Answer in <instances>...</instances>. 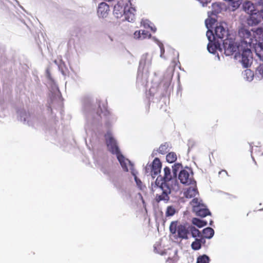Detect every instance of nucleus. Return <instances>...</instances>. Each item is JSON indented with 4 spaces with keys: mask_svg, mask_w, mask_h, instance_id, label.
Segmentation results:
<instances>
[{
    "mask_svg": "<svg viewBox=\"0 0 263 263\" xmlns=\"http://www.w3.org/2000/svg\"><path fill=\"white\" fill-rule=\"evenodd\" d=\"M181 166L180 164H175L173 167V176L171 174L170 167L164 168V176L158 177L155 180V184L152 187V191L155 193V199L157 202L164 201L167 202L170 200L169 195L171 193V187L170 182L173 181L174 178L176 181L177 171Z\"/></svg>",
    "mask_w": 263,
    "mask_h": 263,
    "instance_id": "1",
    "label": "nucleus"
},
{
    "mask_svg": "<svg viewBox=\"0 0 263 263\" xmlns=\"http://www.w3.org/2000/svg\"><path fill=\"white\" fill-rule=\"evenodd\" d=\"M114 14L118 18L124 15L126 20L131 22L135 18L136 10L129 0H120L114 6Z\"/></svg>",
    "mask_w": 263,
    "mask_h": 263,
    "instance_id": "2",
    "label": "nucleus"
},
{
    "mask_svg": "<svg viewBox=\"0 0 263 263\" xmlns=\"http://www.w3.org/2000/svg\"><path fill=\"white\" fill-rule=\"evenodd\" d=\"M244 11L249 14L248 18L249 25L253 26L257 25L263 20V9H260L258 6L254 5L250 1H246L243 4Z\"/></svg>",
    "mask_w": 263,
    "mask_h": 263,
    "instance_id": "3",
    "label": "nucleus"
},
{
    "mask_svg": "<svg viewBox=\"0 0 263 263\" xmlns=\"http://www.w3.org/2000/svg\"><path fill=\"white\" fill-rule=\"evenodd\" d=\"M178 221H172L170 226V232L173 234L177 233V237L181 239H188L189 234V226L186 224L177 225Z\"/></svg>",
    "mask_w": 263,
    "mask_h": 263,
    "instance_id": "4",
    "label": "nucleus"
},
{
    "mask_svg": "<svg viewBox=\"0 0 263 263\" xmlns=\"http://www.w3.org/2000/svg\"><path fill=\"white\" fill-rule=\"evenodd\" d=\"M241 47L236 53L235 57L241 58L242 64L244 67L247 68L249 67L252 59V52L250 49L251 46H241Z\"/></svg>",
    "mask_w": 263,
    "mask_h": 263,
    "instance_id": "5",
    "label": "nucleus"
},
{
    "mask_svg": "<svg viewBox=\"0 0 263 263\" xmlns=\"http://www.w3.org/2000/svg\"><path fill=\"white\" fill-rule=\"evenodd\" d=\"M222 46L224 53L227 56L232 55L235 52L236 53L241 48L240 44L239 43L237 44L232 38H227L224 40Z\"/></svg>",
    "mask_w": 263,
    "mask_h": 263,
    "instance_id": "6",
    "label": "nucleus"
},
{
    "mask_svg": "<svg viewBox=\"0 0 263 263\" xmlns=\"http://www.w3.org/2000/svg\"><path fill=\"white\" fill-rule=\"evenodd\" d=\"M238 35L240 38L239 43L241 46H251L254 40V35H252L249 30L241 28L238 31Z\"/></svg>",
    "mask_w": 263,
    "mask_h": 263,
    "instance_id": "7",
    "label": "nucleus"
},
{
    "mask_svg": "<svg viewBox=\"0 0 263 263\" xmlns=\"http://www.w3.org/2000/svg\"><path fill=\"white\" fill-rule=\"evenodd\" d=\"M106 143L109 151L116 156L121 154L117 145L116 141L112 137L110 132H107L105 135Z\"/></svg>",
    "mask_w": 263,
    "mask_h": 263,
    "instance_id": "8",
    "label": "nucleus"
},
{
    "mask_svg": "<svg viewBox=\"0 0 263 263\" xmlns=\"http://www.w3.org/2000/svg\"><path fill=\"white\" fill-rule=\"evenodd\" d=\"M117 158L125 172H128V167H129L132 175L135 176V181L138 182V179L135 173L133 164L128 159H126L122 154L117 156Z\"/></svg>",
    "mask_w": 263,
    "mask_h": 263,
    "instance_id": "9",
    "label": "nucleus"
},
{
    "mask_svg": "<svg viewBox=\"0 0 263 263\" xmlns=\"http://www.w3.org/2000/svg\"><path fill=\"white\" fill-rule=\"evenodd\" d=\"M178 178L181 183L185 185L195 184L196 181L193 178L192 172L183 170L179 174Z\"/></svg>",
    "mask_w": 263,
    "mask_h": 263,
    "instance_id": "10",
    "label": "nucleus"
},
{
    "mask_svg": "<svg viewBox=\"0 0 263 263\" xmlns=\"http://www.w3.org/2000/svg\"><path fill=\"white\" fill-rule=\"evenodd\" d=\"M161 162L160 159L158 158H155L153 160L151 166H149L151 168L150 173L153 177H155L159 173H160L161 168Z\"/></svg>",
    "mask_w": 263,
    "mask_h": 263,
    "instance_id": "11",
    "label": "nucleus"
},
{
    "mask_svg": "<svg viewBox=\"0 0 263 263\" xmlns=\"http://www.w3.org/2000/svg\"><path fill=\"white\" fill-rule=\"evenodd\" d=\"M109 7L105 2L101 3L98 6L97 14L99 17L106 18L109 12Z\"/></svg>",
    "mask_w": 263,
    "mask_h": 263,
    "instance_id": "12",
    "label": "nucleus"
},
{
    "mask_svg": "<svg viewBox=\"0 0 263 263\" xmlns=\"http://www.w3.org/2000/svg\"><path fill=\"white\" fill-rule=\"evenodd\" d=\"M214 33L217 38L222 39L227 36L228 31L222 26L221 23H220L215 27Z\"/></svg>",
    "mask_w": 263,
    "mask_h": 263,
    "instance_id": "13",
    "label": "nucleus"
},
{
    "mask_svg": "<svg viewBox=\"0 0 263 263\" xmlns=\"http://www.w3.org/2000/svg\"><path fill=\"white\" fill-rule=\"evenodd\" d=\"M194 212L196 213L197 216L201 217H204L211 215V212L204 204H202L199 208H195Z\"/></svg>",
    "mask_w": 263,
    "mask_h": 263,
    "instance_id": "14",
    "label": "nucleus"
},
{
    "mask_svg": "<svg viewBox=\"0 0 263 263\" xmlns=\"http://www.w3.org/2000/svg\"><path fill=\"white\" fill-rule=\"evenodd\" d=\"M134 37L136 39H145L146 38H151V34L145 30H137L134 33Z\"/></svg>",
    "mask_w": 263,
    "mask_h": 263,
    "instance_id": "15",
    "label": "nucleus"
},
{
    "mask_svg": "<svg viewBox=\"0 0 263 263\" xmlns=\"http://www.w3.org/2000/svg\"><path fill=\"white\" fill-rule=\"evenodd\" d=\"M97 114L100 117V119H102L103 117H107L110 115L109 111L107 109L105 106H104L102 108L101 107L100 105L99 106Z\"/></svg>",
    "mask_w": 263,
    "mask_h": 263,
    "instance_id": "16",
    "label": "nucleus"
},
{
    "mask_svg": "<svg viewBox=\"0 0 263 263\" xmlns=\"http://www.w3.org/2000/svg\"><path fill=\"white\" fill-rule=\"evenodd\" d=\"M170 147V144L167 142H165L160 145L157 151L159 154L164 155L169 151Z\"/></svg>",
    "mask_w": 263,
    "mask_h": 263,
    "instance_id": "17",
    "label": "nucleus"
},
{
    "mask_svg": "<svg viewBox=\"0 0 263 263\" xmlns=\"http://www.w3.org/2000/svg\"><path fill=\"white\" fill-rule=\"evenodd\" d=\"M202 234L203 238L210 239L213 236L214 231L212 228L208 227L202 230Z\"/></svg>",
    "mask_w": 263,
    "mask_h": 263,
    "instance_id": "18",
    "label": "nucleus"
},
{
    "mask_svg": "<svg viewBox=\"0 0 263 263\" xmlns=\"http://www.w3.org/2000/svg\"><path fill=\"white\" fill-rule=\"evenodd\" d=\"M198 193V190L196 187H189L184 193L186 198H192L195 197Z\"/></svg>",
    "mask_w": 263,
    "mask_h": 263,
    "instance_id": "19",
    "label": "nucleus"
},
{
    "mask_svg": "<svg viewBox=\"0 0 263 263\" xmlns=\"http://www.w3.org/2000/svg\"><path fill=\"white\" fill-rule=\"evenodd\" d=\"M205 240H203V238H201L200 239L196 238L195 241H193L191 244L192 248L194 250H198L201 248V243Z\"/></svg>",
    "mask_w": 263,
    "mask_h": 263,
    "instance_id": "20",
    "label": "nucleus"
},
{
    "mask_svg": "<svg viewBox=\"0 0 263 263\" xmlns=\"http://www.w3.org/2000/svg\"><path fill=\"white\" fill-rule=\"evenodd\" d=\"M191 233L194 238L201 236L200 231L193 226H189V234Z\"/></svg>",
    "mask_w": 263,
    "mask_h": 263,
    "instance_id": "21",
    "label": "nucleus"
},
{
    "mask_svg": "<svg viewBox=\"0 0 263 263\" xmlns=\"http://www.w3.org/2000/svg\"><path fill=\"white\" fill-rule=\"evenodd\" d=\"M192 222L194 225L196 226L199 228L203 227L207 224L206 221L200 220L197 218H193L192 220Z\"/></svg>",
    "mask_w": 263,
    "mask_h": 263,
    "instance_id": "22",
    "label": "nucleus"
},
{
    "mask_svg": "<svg viewBox=\"0 0 263 263\" xmlns=\"http://www.w3.org/2000/svg\"><path fill=\"white\" fill-rule=\"evenodd\" d=\"M219 44H216V43H212L210 42L208 45V50L211 53H215L217 49L219 47Z\"/></svg>",
    "mask_w": 263,
    "mask_h": 263,
    "instance_id": "23",
    "label": "nucleus"
},
{
    "mask_svg": "<svg viewBox=\"0 0 263 263\" xmlns=\"http://www.w3.org/2000/svg\"><path fill=\"white\" fill-rule=\"evenodd\" d=\"M177 158V155L174 152L169 153L166 157V161L170 163L175 162Z\"/></svg>",
    "mask_w": 263,
    "mask_h": 263,
    "instance_id": "24",
    "label": "nucleus"
},
{
    "mask_svg": "<svg viewBox=\"0 0 263 263\" xmlns=\"http://www.w3.org/2000/svg\"><path fill=\"white\" fill-rule=\"evenodd\" d=\"M221 10L220 4L217 3H215L212 4V14L216 15L220 13Z\"/></svg>",
    "mask_w": 263,
    "mask_h": 263,
    "instance_id": "25",
    "label": "nucleus"
},
{
    "mask_svg": "<svg viewBox=\"0 0 263 263\" xmlns=\"http://www.w3.org/2000/svg\"><path fill=\"white\" fill-rule=\"evenodd\" d=\"M176 212L175 208L172 205L167 206L165 212V215L166 217H170L173 216Z\"/></svg>",
    "mask_w": 263,
    "mask_h": 263,
    "instance_id": "26",
    "label": "nucleus"
},
{
    "mask_svg": "<svg viewBox=\"0 0 263 263\" xmlns=\"http://www.w3.org/2000/svg\"><path fill=\"white\" fill-rule=\"evenodd\" d=\"M209 257L206 255H203L197 258L196 263H209Z\"/></svg>",
    "mask_w": 263,
    "mask_h": 263,
    "instance_id": "27",
    "label": "nucleus"
},
{
    "mask_svg": "<svg viewBox=\"0 0 263 263\" xmlns=\"http://www.w3.org/2000/svg\"><path fill=\"white\" fill-rule=\"evenodd\" d=\"M216 20L213 18H210L205 20V24L208 28H212L213 26L216 23Z\"/></svg>",
    "mask_w": 263,
    "mask_h": 263,
    "instance_id": "28",
    "label": "nucleus"
},
{
    "mask_svg": "<svg viewBox=\"0 0 263 263\" xmlns=\"http://www.w3.org/2000/svg\"><path fill=\"white\" fill-rule=\"evenodd\" d=\"M191 204L193 206V211L195 210V208H199L201 205H202L203 204L201 203L199 200L197 198H194L192 201H191Z\"/></svg>",
    "mask_w": 263,
    "mask_h": 263,
    "instance_id": "29",
    "label": "nucleus"
},
{
    "mask_svg": "<svg viewBox=\"0 0 263 263\" xmlns=\"http://www.w3.org/2000/svg\"><path fill=\"white\" fill-rule=\"evenodd\" d=\"M225 1L229 2L232 3V6L233 8V10L237 9L240 4L239 0H224Z\"/></svg>",
    "mask_w": 263,
    "mask_h": 263,
    "instance_id": "30",
    "label": "nucleus"
},
{
    "mask_svg": "<svg viewBox=\"0 0 263 263\" xmlns=\"http://www.w3.org/2000/svg\"><path fill=\"white\" fill-rule=\"evenodd\" d=\"M101 171L104 173V174L108 176H110L111 171L108 167H103L101 168Z\"/></svg>",
    "mask_w": 263,
    "mask_h": 263,
    "instance_id": "31",
    "label": "nucleus"
},
{
    "mask_svg": "<svg viewBox=\"0 0 263 263\" xmlns=\"http://www.w3.org/2000/svg\"><path fill=\"white\" fill-rule=\"evenodd\" d=\"M211 35L213 36V39L215 38V35L213 34V32L211 30H208L207 32H206V36H208V40H209L210 42H212V40H211Z\"/></svg>",
    "mask_w": 263,
    "mask_h": 263,
    "instance_id": "32",
    "label": "nucleus"
},
{
    "mask_svg": "<svg viewBox=\"0 0 263 263\" xmlns=\"http://www.w3.org/2000/svg\"><path fill=\"white\" fill-rule=\"evenodd\" d=\"M254 33H255L257 35H261L263 33V28L260 27L257 28L254 31Z\"/></svg>",
    "mask_w": 263,
    "mask_h": 263,
    "instance_id": "33",
    "label": "nucleus"
},
{
    "mask_svg": "<svg viewBox=\"0 0 263 263\" xmlns=\"http://www.w3.org/2000/svg\"><path fill=\"white\" fill-rule=\"evenodd\" d=\"M259 73L263 77V64H260L257 68Z\"/></svg>",
    "mask_w": 263,
    "mask_h": 263,
    "instance_id": "34",
    "label": "nucleus"
},
{
    "mask_svg": "<svg viewBox=\"0 0 263 263\" xmlns=\"http://www.w3.org/2000/svg\"><path fill=\"white\" fill-rule=\"evenodd\" d=\"M198 1L201 4H202L203 6H204L206 4H208L209 3H210L211 0H198Z\"/></svg>",
    "mask_w": 263,
    "mask_h": 263,
    "instance_id": "35",
    "label": "nucleus"
},
{
    "mask_svg": "<svg viewBox=\"0 0 263 263\" xmlns=\"http://www.w3.org/2000/svg\"><path fill=\"white\" fill-rule=\"evenodd\" d=\"M257 6L260 9H263V0H259Z\"/></svg>",
    "mask_w": 263,
    "mask_h": 263,
    "instance_id": "36",
    "label": "nucleus"
},
{
    "mask_svg": "<svg viewBox=\"0 0 263 263\" xmlns=\"http://www.w3.org/2000/svg\"><path fill=\"white\" fill-rule=\"evenodd\" d=\"M151 166V164L150 165H147L145 167V172L146 173H150L151 168H149V166Z\"/></svg>",
    "mask_w": 263,
    "mask_h": 263,
    "instance_id": "37",
    "label": "nucleus"
},
{
    "mask_svg": "<svg viewBox=\"0 0 263 263\" xmlns=\"http://www.w3.org/2000/svg\"><path fill=\"white\" fill-rule=\"evenodd\" d=\"M174 262V260L172 259V258H168L166 260V262L167 263H173Z\"/></svg>",
    "mask_w": 263,
    "mask_h": 263,
    "instance_id": "38",
    "label": "nucleus"
},
{
    "mask_svg": "<svg viewBox=\"0 0 263 263\" xmlns=\"http://www.w3.org/2000/svg\"><path fill=\"white\" fill-rule=\"evenodd\" d=\"M259 46H260V48L263 50V39L259 43Z\"/></svg>",
    "mask_w": 263,
    "mask_h": 263,
    "instance_id": "39",
    "label": "nucleus"
},
{
    "mask_svg": "<svg viewBox=\"0 0 263 263\" xmlns=\"http://www.w3.org/2000/svg\"><path fill=\"white\" fill-rule=\"evenodd\" d=\"M218 124L217 123H213V125L212 126V127L213 129H216L217 127Z\"/></svg>",
    "mask_w": 263,
    "mask_h": 263,
    "instance_id": "40",
    "label": "nucleus"
},
{
    "mask_svg": "<svg viewBox=\"0 0 263 263\" xmlns=\"http://www.w3.org/2000/svg\"><path fill=\"white\" fill-rule=\"evenodd\" d=\"M222 173H225L227 175H228V173L225 170H222L221 171L219 172V174H221Z\"/></svg>",
    "mask_w": 263,
    "mask_h": 263,
    "instance_id": "41",
    "label": "nucleus"
},
{
    "mask_svg": "<svg viewBox=\"0 0 263 263\" xmlns=\"http://www.w3.org/2000/svg\"><path fill=\"white\" fill-rule=\"evenodd\" d=\"M151 30H152L154 32H156V30H157V29H156V28L155 27H151Z\"/></svg>",
    "mask_w": 263,
    "mask_h": 263,
    "instance_id": "42",
    "label": "nucleus"
},
{
    "mask_svg": "<svg viewBox=\"0 0 263 263\" xmlns=\"http://www.w3.org/2000/svg\"><path fill=\"white\" fill-rule=\"evenodd\" d=\"M112 182L114 183V185L116 187H117V181H114V180H112Z\"/></svg>",
    "mask_w": 263,
    "mask_h": 263,
    "instance_id": "43",
    "label": "nucleus"
},
{
    "mask_svg": "<svg viewBox=\"0 0 263 263\" xmlns=\"http://www.w3.org/2000/svg\"><path fill=\"white\" fill-rule=\"evenodd\" d=\"M170 83H171V81H170V80H169L168 81V82L167 83L166 87H167L168 85H170Z\"/></svg>",
    "mask_w": 263,
    "mask_h": 263,
    "instance_id": "44",
    "label": "nucleus"
},
{
    "mask_svg": "<svg viewBox=\"0 0 263 263\" xmlns=\"http://www.w3.org/2000/svg\"><path fill=\"white\" fill-rule=\"evenodd\" d=\"M161 52H164V49L163 48H161Z\"/></svg>",
    "mask_w": 263,
    "mask_h": 263,
    "instance_id": "45",
    "label": "nucleus"
}]
</instances>
